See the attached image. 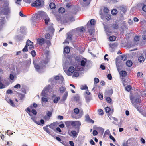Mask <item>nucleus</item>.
Wrapping results in <instances>:
<instances>
[{
	"instance_id": "ea45409f",
	"label": "nucleus",
	"mask_w": 146,
	"mask_h": 146,
	"mask_svg": "<svg viewBox=\"0 0 146 146\" xmlns=\"http://www.w3.org/2000/svg\"><path fill=\"white\" fill-rule=\"evenodd\" d=\"M41 101L42 102H46L48 101V99L44 97H42L41 98Z\"/></svg>"
},
{
	"instance_id": "f8f14e48",
	"label": "nucleus",
	"mask_w": 146,
	"mask_h": 146,
	"mask_svg": "<svg viewBox=\"0 0 146 146\" xmlns=\"http://www.w3.org/2000/svg\"><path fill=\"white\" fill-rule=\"evenodd\" d=\"M37 43L40 45H42L45 43V40L42 38H38L37 39Z\"/></svg>"
},
{
	"instance_id": "bf43d9fd",
	"label": "nucleus",
	"mask_w": 146,
	"mask_h": 146,
	"mask_svg": "<svg viewBox=\"0 0 146 146\" xmlns=\"http://www.w3.org/2000/svg\"><path fill=\"white\" fill-rule=\"evenodd\" d=\"M52 113L51 112L48 111L47 113V115L48 117H50L51 116Z\"/></svg>"
},
{
	"instance_id": "6e6552de",
	"label": "nucleus",
	"mask_w": 146,
	"mask_h": 146,
	"mask_svg": "<svg viewBox=\"0 0 146 146\" xmlns=\"http://www.w3.org/2000/svg\"><path fill=\"white\" fill-rule=\"evenodd\" d=\"M96 23V21L94 19H92L90 21V23L89 22L87 23L86 26L88 28H91L92 25H94Z\"/></svg>"
},
{
	"instance_id": "a18cd8bd",
	"label": "nucleus",
	"mask_w": 146,
	"mask_h": 146,
	"mask_svg": "<svg viewBox=\"0 0 146 146\" xmlns=\"http://www.w3.org/2000/svg\"><path fill=\"white\" fill-rule=\"evenodd\" d=\"M105 17H106V19L107 20H108V21L110 20L111 19V15H109L108 14H107V15H106L105 16Z\"/></svg>"
},
{
	"instance_id": "e2e57ef3",
	"label": "nucleus",
	"mask_w": 146,
	"mask_h": 146,
	"mask_svg": "<svg viewBox=\"0 0 146 146\" xmlns=\"http://www.w3.org/2000/svg\"><path fill=\"white\" fill-rule=\"evenodd\" d=\"M134 40L137 42L139 40V37L137 36H135L134 38Z\"/></svg>"
},
{
	"instance_id": "09e8293b",
	"label": "nucleus",
	"mask_w": 146,
	"mask_h": 146,
	"mask_svg": "<svg viewBox=\"0 0 146 146\" xmlns=\"http://www.w3.org/2000/svg\"><path fill=\"white\" fill-rule=\"evenodd\" d=\"M73 73V76L75 77H77L79 76V73L77 71H74Z\"/></svg>"
},
{
	"instance_id": "a211bd4d",
	"label": "nucleus",
	"mask_w": 146,
	"mask_h": 146,
	"mask_svg": "<svg viewBox=\"0 0 146 146\" xmlns=\"http://www.w3.org/2000/svg\"><path fill=\"white\" fill-rule=\"evenodd\" d=\"M70 51V49L68 46H66L64 48V53L68 54Z\"/></svg>"
},
{
	"instance_id": "58836bf2",
	"label": "nucleus",
	"mask_w": 146,
	"mask_h": 146,
	"mask_svg": "<svg viewBox=\"0 0 146 146\" xmlns=\"http://www.w3.org/2000/svg\"><path fill=\"white\" fill-rule=\"evenodd\" d=\"M105 111L106 113H109L111 111V109L110 108L108 107H107L105 108Z\"/></svg>"
},
{
	"instance_id": "7ed1b4c3",
	"label": "nucleus",
	"mask_w": 146,
	"mask_h": 146,
	"mask_svg": "<svg viewBox=\"0 0 146 146\" xmlns=\"http://www.w3.org/2000/svg\"><path fill=\"white\" fill-rule=\"evenodd\" d=\"M65 124L68 129H70L71 126L73 127H76L81 125V123L80 121H67L65 122Z\"/></svg>"
},
{
	"instance_id": "2eb2a0df",
	"label": "nucleus",
	"mask_w": 146,
	"mask_h": 146,
	"mask_svg": "<svg viewBox=\"0 0 146 146\" xmlns=\"http://www.w3.org/2000/svg\"><path fill=\"white\" fill-rule=\"evenodd\" d=\"M145 60V58L143 54H141V56L138 58V60L140 62H143Z\"/></svg>"
},
{
	"instance_id": "b1692460",
	"label": "nucleus",
	"mask_w": 146,
	"mask_h": 146,
	"mask_svg": "<svg viewBox=\"0 0 146 146\" xmlns=\"http://www.w3.org/2000/svg\"><path fill=\"white\" fill-rule=\"evenodd\" d=\"M135 102V105H134L135 107L136 106V104H139L140 103V100L139 98H137L135 99V101H134Z\"/></svg>"
},
{
	"instance_id": "9d476101",
	"label": "nucleus",
	"mask_w": 146,
	"mask_h": 146,
	"mask_svg": "<svg viewBox=\"0 0 146 146\" xmlns=\"http://www.w3.org/2000/svg\"><path fill=\"white\" fill-rule=\"evenodd\" d=\"M33 42L29 40L28 39L26 43V44H27L28 46H29V49L31 50L34 48V46L33 45Z\"/></svg>"
},
{
	"instance_id": "bb28decb",
	"label": "nucleus",
	"mask_w": 146,
	"mask_h": 146,
	"mask_svg": "<svg viewBox=\"0 0 146 146\" xmlns=\"http://www.w3.org/2000/svg\"><path fill=\"white\" fill-rule=\"evenodd\" d=\"M117 13V11L116 9H113L111 11V14L113 15H115Z\"/></svg>"
},
{
	"instance_id": "39448f33",
	"label": "nucleus",
	"mask_w": 146,
	"mask_h": 146,
	"mask_svg": "<svg viewBox=\"0 0 146 146\" xmlns=\"http://www.w3.org/2000/svg\"><path fill=\"white\" fill-rule=\"evenodd\" d=\"M37 62L36 60H33V62L34 67L37 70H39L43 68V65H42L41 62L40 63V65H39L37 63Z\"/></svg>"
},
{
	"instance_id": "423d86ee",
	"label": "nucleus",
	"mask_w": 146,
	"mask_h": 146,
	"mask_svg": "<svg viewBox=\"0 0 146 146\" xmlns=\"http://www.w3.org/2000/svg\"><path fill=\"white\" fill-rule=\"evenodd\" d=\"M42 4L41 1L40 0H36L31 5L33 7H38L41 6Z\"/></svg>"
},
{
	"instance_id": "3c124183",
	"label": "nucleus",
	"mask_w": 146,
	"mask_h": 146,
	"mask_svg": "<svg viewBox=\"0 0 146 146\" xmlns=\"http://www.w3.org/2000/svg\"><path fill=\"white\" fill-rule=\"evenodd\" d=\"M98 96L99 98L101 100H102L103 99V95L102 93H99L98 94Z\"/></svg>"
},
{
	"instance_id": "f3484780",
	"label": "nucleus",
	"mask_w": 146,
	"mask_h": 146,
	"mask_svg": "<svg viewBox=\"0 0 146 146\" xmlns=\"http://www.w3.org/2000/svg\"><path fill=\"white\" fill-rule=\"evenodd\" d=\"M120 76L122 77H126L127 75V73L125 71H121L120 72Z\"/></svg>"
},
{
	"instance_id": "37998d69",
	"label": "nucleus",
	"mask_w": 146,
	"mask_h": 146,
	"mask_svg": "<svg viewBox=\"0 0 146 146\" xmlns=\"http://www.w3.org/2000/svg\"><path fill=\"white\" fill-rule=\"evenodd\" d=\"M28 46H27V44L25 45L24 48L22 49V51L23 52H27L28 50Z\"/></svg>"
},
{
	"instance_id": "69168bd1",
	"label": "nucleus",
	"mask_w": 146,
	"mask_h": 146,
	"mask_svg": "<svg viewBox=\"0 0 146 146\" xmlns=\"http://www.w3.org/2000/svg\"><path fill=\"white\" fill-rule=\"evenodd\" d=\"M107 78L108 79L111 80L112 79V77L110 74H108L107 75Z\"/></svg>"
},
{
	"instance_id": "473e14b6",
	"label": "nucleus",
	"mask_w": 146,
	"mask_h": 146,
	"mask_svg": "<svg viewBox=\"0 0 146 146\" xmlns=\"http://www.w3.org/2000/svg\"><path fill=\"white\" fill-rule=\"evenodd\" d=\"M68 96V92L67 91H66L63 96V99L64 100H65L66 99Z\"/></svg>"
},
{
	"instance_id": "c9c22d12",
	"label": "nucleus",
	"mask_w": 146,
	"mask_h": 146,
	"mask_svg": "<svg viewBox=\"0 0 146 146\" xmlns=\"http://www.w3.org/2000/svg\"><path fill=\"white\" fill-rule=\"evenodd\" d=\"M131 88L132 87L130 85H128L125 88V90L128 92L131 90Z\"/></svg>"
},
{
	"instance_id": "412c9836",
	"label": "nucleus",
	"mask_w": 146,
	"mask_h": 146,
	"mask_svg": "<svg viewBox=\"0 0 146 146\" xmlns=\"http://www.w3.org/2000/svg\"><path fill=\"white\" fill-rule=\"evenodd\" d=\"M119 9L121 11L124 13L127 11V8L123 6H121L119 7Z\"/></svg>"
},
{
	"instance_id": "8fccbe9b",
	"label": "nucleus",
	"mask_w": 146,
	"mask_h": 146,
	"mask_svg": "<svg viewBox=\"0 0 146 146\" xmlns=\"http://www.w3.org/2000/svg\"><path fill=\"white\" fill-rule=\"evenodd\" d=\"M90 118L88 115H87L86 116V121L88 122L90 120Z\"/></svg>"
},
{
	"instance_id": "6e6d98bb",
	"label": "nucleus",
	"mask_w": 146,
	"mask_h": 146,
	"mask_svg": "<svg viewBox=\"0 0 146 146\" xmlns=\"http://www.w3.org/2000/svg\"><path fill=\"white\" fill-rule=\"evenodd\" d=\"M99 82V79L97 78H95L94 79V82L95 84H97Z\"/></svg>"
},
{
	"instance_id": "7c9ffc66",
	"label": "nucleus",
	"mask_w": 146,
	"mask_h": 146,
	"mask_svg": "<svg viewBox=\"0 0 146 146\" xmlns=\"http://www.w3.org/2000/svg\"><path fill=\"white\" fill-rule=\"evenodd\" d=\"M116 37L114 36H112L110 37L109 40L110 41H114L115 40Z\"/></svg>"
},
{
	"instance_id": "2f4dec72",
	"label": "nucleus",
	"mask_w": 146,
	"mask_h": 146,
	"mask_svg": "<svg viewBox=\"0 0 146 146\" xmlns=\"http://www.w3.org/2000/svg\"><path fill=\"white\" fill-rule=\"evenodd\" d=\"M143 74L141 72H138L137 73V77L138 78H140L143 77Z\"/></svg>"
},
{
	"instance_id": "9b49d317",
	"label": "nucleus",
	"mask_w": 146,
	"mask_h": 146,
	"mask_svg": "<svg viewBox=\"0 0 146 146\" xmlns=\"http://www.w3.org/2000/svg\"><path fill=\"white\" fill-rule=\"evenodd\" d=\"M50 85H48L46 87H45L43 90L42 91V96H45V95L46 94L45 92L48 91L50 89Z\"/></svg>"
},
{
	"instance_id": "cd10ccee",
	"label": "nucleus",
	"mask_w": 146,
	"mask_h": 146,
	"mask_svg": "<svg viewBox=\"0 0 146 146\" xmlns=\"http://www.w3.org/2000/svg\"><path fill=\"white\" fill-rule=\"evenodd\" d=\"M127 59V56L125 55H121V59L123 61H125Z\"/></svg>"
},
{
	"instance_id": "c85d7f7f",
	"label": "nucleus",
	"mask_w": 146,
	"mask_h": 146,
	"mask_svg": "<svg viewBox=\"0 0 146 146\" xmlns=\"http://www.w3.org/2000/svg\"><path fill=\"white\" fill-rule=\"evenodd\" d=\"M51 9H53L55 8L56 5L55 4L53 3H51L49 5Z\"/></svg>"
},
{
	"instance_id": "a19ab883",
	"label": "nucleus",
	"mask_w": 146,
	"mask_h": 146,
	"mask_svg": "<svg viewBox=\"0 0 146 146\" xmlns=\"http://www.w3.org/2000/svg\"><path fill=\"white\" fill-rule=\"evenodd\" d=\"M80 89L82 90H85L86 89H88V87L86 85H82L81 86Z\"/></svg>"
},
{
	"instance_id": "774afa93",
	"label": "nucleus",
	"mask_w": 146,
	"mask_h": 146,
	"mask_svg": "<svg viewBox=\"0 0 146 146\" xmlns=\"http://www.w3.org/2000/svg\"><path fill=\"white\" fill-rule=\"evenodd\" d=\"M143 10L145 12H146V5H144L142 8Z\"/></svg>"
},
{
	"instance_id": "4d7b16f0",
	"label": "nucleus",
	"mask_w": 146,
	"mask_h": 146,
	"mask_svg": "<svg viewBox=\"0 0 146 146\" xmlns=\"http://www.w3.org/2000/svg\"><path fill=\"white\" fill-rule=\"evenodd\" d=\"M5 87V86L2 83L0 82V89H3Z\"/></svg>"
},
{
	"instance_id": "c756f323",
	"label": "nucleus",
	"mask_w": 146,
	"mask_h": 146,
	"mask_svg": "<svg viewBox=\"0 0 146 146\" xmlns=\"http://www.w3.org/2000/svg\"><path fill=\"white\" fill-rule=\"evenodd\" d=\"M48 126L44 127H43L44 129L46 132L48 133H50V129L48 128Z\"/></svg>"
},
{
	"instance_id": "a878e982",
	"label": "nucleus",
	"mask_w": 146,
	"mask_h": 146,
	"mask_svg": "<svg viewBox=\"0 0 146 146\" xmlns=\"http://www.w3.org/2000/svg\"><path fill=\"white\" fill-rule=\"evenodd\" d=\"M58 11L61 13H64L65 12V9L62 7L58 9Z\"/></svg>"
},
{
	"instance_id": "20e7f679",
	"label": "nucleus",
	"mask_w": 146,
	"mask_h": 146,
	"mask_svg": "<svg viewBox=\"0 0 146 146\" xmlns=\"http://www.w3.org/2000/svg\"><path fill=\"white\" fill-rule=\"evenodd\" d=\"M81 125L76 126V131L72 130L70 133H68L69 135L74 138H76L80 131V127Z\"/></svg>"
},
{
	"instance_id": "de8ad7c7",
	"label": "nucleus",
	"mask_w": 146,
	"mask_h": 146,
	"mask_svg": "<svg viewBox=\"0 0 146 146\" xmlns=\"http://www.w3.org/2000/svg\"><path fill=\"white\" fill-rule=\"evenodd\" d=\"M106 100L108 103H110L112 101V100L110 97H108L106 98Z\"/></svg>"
},
{
	"instance_id": "f03ea898",
	"label": "nucleus",
	"mask_w": 146,
	"mask_h": 146,
	"mask_svg": "<svg viewBox=\"0 0 146 146\" xmlns=\"http://www.w3.org/2000/svg\"><path fill=\"white\" fill-rule=\"evenodd\" d=\"M36 18L38 19L40 17L44 19L45 24L47 25H48V22L50 21V19L47 15L44 12L42 11H39L38 13Z\"/></svg>"
},
{
	"instance_id": "338daca9",
	"label": "nucleus",
	"mask_w": 146,
	"mask_h": 146,
	"mask_svg": "<svg viewBox=\"0 0 146 146\" xmlns=\"http://www.w3.org/2000/svg\"><path fill=\"white\" fill-rule=\"evenodd\" d=\"M79 113V117H81L82 115H83L84 114V112L82 110L80 111V112Z\"/></svg>"
},
{
	"instance_id": "864d4df0",
	"label": "nucleus",
	"mask_w": 146,
	"mask_h": 146,
	"mask_svg": "<svg viewBox=\"0 0 146 146\" xmlns=\"http://www.w3.org/2000/svg\"><path fill=\"white\" fill-rule=\"evenodd\" d=\"M56 17V19L58 21H60L61 19V17L60 16H59V15L56 14L55 15Z\"/></svg>"
},
{
	"instance_id": "e433bc0d",
	"label": "nucleus",
	"mask_w": 146,
	"mask_h": 146,
	"mask_svg": "<svg viewBox=\"0 0 146 146\" xmlns=\"http://www.w3.org/2000/svg\"><path fill=\"white\" fill-rule=\"evenodd\" d=\"M80 65L81 66L84 67L85 66L86 62L84 60H82L80 62Z\"/></svg>"
},
{
	"instance_id": "49530a36",
	"label": "nucleus",
	"mask_w": 146,
	"mask_h": 146,
	"mask_svg": "<svg viewBox=\"0 0 146 146\" xmlns=\"http://www.w3.org/2000/svg\"><path fill=\"white\" fill-rule=\"evenodd\" d=\"M24 97V95L20 94L18 95V97L20 100H22Z\"/></svg>"
},
{
	"instance_id": "79ce46f5",
	"label": "nucleus",
	"mask_w": 146,
	"mask_h": 146,
	"mask_svg": "<svg viewBox=\"0 0 146 146\" xmlns=\"http://www.w3.org/2000/svg\"><path fill=\"white\" fill-rule=\"evenodd\" d=\"M74 112L76 114H78L80 112V110L79 109L77 108H76L74 109Z\"/></svg>"
},
{
	"instance_id": "393cba45",
	"label": "nucleus",
	"mask_w": 146,
	"mask_h": 146,
	"mask_svg": "<svg viewBox=\"0 0 146 146\" xmlns=\"http://www.w3.org/2000/svg\"><path fill=\"white\" fill-rule=\"evenodd\" d=\"M48 61L47 59V60L41 61V63L42 65H43L44 67V66H45L46 64H47L48 63Z\"/></svg>"
},
{
	"instance_id": "5fc2aeb1",
	"label": "nucleus",
	"mask_w": 146,
	"mask_h": 146,
	"mask_svg": "<svg viewBox=\"0 0 146 146\" xmlns=\"http://www.w3.org/2000/svg\"><path fill=\"white\" fill-rule=\"evenodd\" d=\"M21 87V85L19 84H17L16 85L14 86V88H15L19 89Z\"/></svg>"
},
{
	"instance_id": "1a4fd4ad",
	"label": "nucleus",
	"mask_w": 146,
	"mask_h": 146,
	"mask_svg": "<svg viewBox=\"0 0 146 146\" xmlns=\"http://www.w3.org/2000/svg\"><path fill=\"white\" fill-rule=\"evenodd\" d=\"M27 110L29 112H31L34 115H36L37 114V112L35 110L33 109V106L32 105H31L30 107H28L27 108Z\"/></svg>"
},
{
	"instance_id": "aec40b11",
	"label": "nucleus",
	"mask_w": 146,
	"mask_h": 146,
	"mask_svg": "<svg viewBox=\"0 0 146 146\" xmlns=\"http://www.w3.org/2000/svg\"><path fill=\"white\" fill-rule=\"evenodd\" d=\"M126 65L128 67L131 66L133 64L132 62L129 60L127 61L126 62Z\"/></svg>"
},
{
	"instance_id": "ddd939ff",
	"label": "nucleus",
	"mask_w": 146,
	"mask_h": 146,
	"mask_svg": "<svg viewBox=\"0 0 146 146\" xmlns=\"http://www.w3.org/2000/svg\"><path fill=\"white\" fill-rule=\"evenodd\" d=\"M75 69L73 66H70L69 67L68 69V72L67 74L68 75L71 76L72 73L74 72Z\"/></svg>"
},
{
	"instance_id": "4468645a",
	"label": "nucleus",
	"mask_w": 146,
	"mask_h": 146,
	"mask_svg": "<svg viewBox=\"0 0 146 146\" xmlns=\"http://www.w3.org/2000/svg\"><path fill=\"white\" fill-rule=\"evenodd\" d=\"M6 100L7 101L11 106H15V104L13 101L11 99H9L8 98H6Z\"/></svg>"
},
{
	"instance_id": "603ef678",
	"label": "nucleus",
	"mask_w": 146,
	"mask_h": 146,
	"mask_svg": "<svg viewBox=\"0 0 146 146\" xmlns=\"http://www.w3.org/2000/svg\"><path fill=\"white\" fill-rule=\"evenodd\" d=\"M130 99L131 101V102L132 104H133V105H135V102L134 101V98L133 97L131 96L130 97Z\"/></svg>"
},
{
	"instance_id": "13d9d810",
	"label": "nucleus",
	"mask_w": 146,
	"mask_h": 146,
	"mask_svg": "<svg viewBox=\"0 0 146 146\" xmlns=\"http://www.w3.org/2000/svg\"><path fill=\"white\" fill-rule=\"evenodd\" d=\"M45 37L47 39H50V35L49 33L46 34L45 35Z\"/></svg>"
},
{
	"instance_id": "dca6fc26",
	"label": "nucleus",
	"mask_w": 146,
	"mask_h": 146,
	"mask_svg": "<svg viewBox=\"0 0 146 146\" xmlns=\"http://www.w3.org/2000/svg\"><path fill=\"white\" fill-rule=\"evenodd\" d=\"M54 79L56 80H60L62 82L64 80L63 77L62 76H57L54 77Z\"/></svg>"
},
{
	"instance_id": "4c0bfd02",
	"label": "nucleus",
	"mask_w": 146,
	"mask_h": 146,
	"mask_svg": "<svg viewBox=\"0 0 146 146\" xmlns=\"http://www.w3.org/2000/svg\"><path fill=\"white\" fill-rule=\"evenodd\" d=\"M103 11L105 13H108L109 11V9L107 7H104L103 9Z\"/></svg>"
},
{
	"instance_id": "f704fd0d",
	"label": "nucleus",
	"mask_w": 146,
	"mask_h": 146,
	"mask_svg": "<svg viewBox=\"0 0 146 146\" xmlns=\"http://www.w3.org/2000/svg\"><path fill=\"white\" fill-rule=\"evenodd\" d=\"M60 98L59 97H57L55 98L53 100V102L55 103H57L58 101L60 100Z\"/></svg>"
},
{
	"instance_id": "0eeeda50",
	"label": "nucleus",
	"mask_w": 146,
	"mask_h": 146,
	"mask_svg": "<svg viewBox=\"0 0 146 146\" xmlns=\"http://www.w3.org/2000/svg\"><path fill=\"white\" fill-rule=\"evenodd\" d=\"M32 119L36 124L40 125H43L44 123V121L42 119L40 121V122L39 121H37L36 120V118L34 117H32L31 118Z\"/></svg>"
},
{
	"instance_id": "f257e3e1",
	"label": "nucleus",
	"mask_w": 146,
	"mask_h": 146,
	"mask_svg": "<svg viewBox=\"0 0 146 146\" xmlns=\"http://www.w3.org/2000/svg\"><path fill=\"white\" fill-rule=\"evenodd\" d=\"M11 12V9L9 7V1H4L2 7H0V14L1 15H9Z\"/></svg>"
},
{
	"instance_id": "5701e85b",
	"label": "nucleus",
	"mask_w": 146,
	"mask_h": 146,
	"mask_svg": "<svg viewBox=\"0 0 146 146\" xmlns=\"http://www.w3.org/2000/svg\"><path fill=\"white\" fill-rule=\"evenodd\" d=\"M59 89L61 93H63L65 91L66 88L64 87H60Z\"/></svg>"
},
{
	"instance_id": "052dcab7",
	"label": "nucleus",
	"mask_w": 146,
	"mask_h": 146,
	"mask_svg": "<svg viewBox=\"0 0 146 146\" xmlns=\"http://www.w3.org/2000/svg\"><path fill=\"white\" fill-rule=\"evenodd\" d=\"M113 27L114 29H117L118 28V26L117 24H115L113 25Z\"/></svg>"
},
{
	"instance_id": "72a5a7b5",
	"label": "nucleus",
	"mask_w": 146,
	"mask_h": 146,
	"mask_svg": "<svg viewBox=\"0 0 146 146\" xmlns=\"http://www.w3.org/2000/svg\"><path fill=\"white\" fill-rule=\"evenodd\" d=\"M98 112L99 115H102L104 114L103 111L102 109H100L98 110Z\"/></svg>"
},
{
	"instance_id": "c03bdc74",
	"label": "nucleus",
	"mask_w": 146,
	"mask_h": 146,
	"mask_svg": "<svg viewBox=\"0 0 146 146\" xmlns=\"http://www.w3.org/2000/svg\"><path fill=\"white\" fill-rule=\"evenodd\" d=\"M31 54L32 55L33 57H35L36 55V52L34 50H33L31 52Z\"/></svg>"
},
{
	"instance_id": "0e129e2a",
	"label": "nucleus",
	"mask_w": 146,
	"mask_h": 146,
	"mask_svg": "<svg viewBox=\"0 0 146 146\" xmlns=\"http://www.w3.org/2000/svg\"><path fill=\"white\" fill-rule=\"evenodd\" d=\"M85 29L84 27H81L79 29V31L80 32H82L83 31H84Z\"/></svg>"
},
{
	"instance_id": "6ab92c4d",
	"label": "nucleus",
	"mask_w": 146,
	"mask_h": 146,
	"mask_svg": "<svg viewBox=\"0 0 146 146\" xmlns=\"http://www.w3.org/2000/svg\"><path fill=\"white\" fill-rule=\"evenodd\" d=\"M6 21L5 18V17H1L0 19V23L1 25H3L5 24Z\"/></svg>"
},
{
	"instance_id": "4be33fe9",
	"label": "nucleus",
	"mask_w": 146,
	"mask_h": 146,
	"mask_svg": "<svg viewBox=\"0 0 146 146\" xmlns=\"http://www.w3.org/2000/svg\"><path fill=\"white\" fill-rule=\"evenodd\" d=\"M67 39H68L70 40H72V36L71 34L70 33H67Z\"/></svg>"
},
{
	"instance_id": "680f3d73",
	"label": "nucleus",
	"mask_w": 146,
	"mask_h": 146,
	"mask_svg": "<svg viewBox=\"0 0 146 146\" xmlns=\"http://www.w3.org/2000/svg\"><path fill=\"white\" fill-rule=\"evenodd\" d=\"M93 135L94 136H96L98 134V132L96 130H94L93 131Z\"/></svg>"
}]
</instances>
